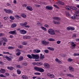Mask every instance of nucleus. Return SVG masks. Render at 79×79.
Masks as SVG:
<instances>
[{"label": "nucleus", "mask_w": 79, "mask_h": 79, "mask_svg": "<svg viewBox=\"0 0 79 79\" xmlns=\"http://www.w3.org/2000/svg\"><path fill=\"white\" fill-rule=\"evenodd\" d=\"M75 12L76 13V14H78V15L74 14L73 16H71V19H79V10H76Z\"/></svg>", "instance_id": "1"}, {"label": "nucleus", "mask_w": 79, "mask_h": 79, "mask_svg": "<svg viewBox=\"0 0 79 79\" xmlns=\"http://www.w3.org/2000/svg\"><path fill=\"white\" fill-rule=\"evenodd\" d=\"M34 68L35 70L37 71H39V72H40V73H43L44 72V69L42 68H40L38 67H34Z\"/></svg>", "instance_id": "2"}, {"label": "nucleus", "mask_w": 79, "mask_h": 79, "mask_svg": "<svg viewBox=\"0 0 79 79\" xmlns=\"http://www.w3.org/2000/svg\"><path fill=\"white\" fill-rule=\"evenodd\" d=\"M48 32L51 35H54L55 34V31L52 29H49L48 30Z\"/></svg>", "instance_id": "3"}, {"label": "nucleus", "mask_w": 79, "mask_h": 79, "mask_svg": "<svg viewBox=\"0 0 79 79\" xmlns=\"http://www.w3.org/2000/svg\"><path fill=\"white\" fill-rule=\"evenodd\" d=\"M44 66L46 69H48L50 68V65L47 63L44 64Z\"/></svg>", "instance_id": "4"}, {"label": "nucleus", "mask_w": 79, "mask_h": 79, "mask_svg": "<svg viewBox=\"0 0 79 79\" xmlns=\"http://www.w3.org/2000/svg\"><path fill=\"white\" fill-rule=\"evenodd\" d=\"M19 32L21 34H25L27 32V31H26L24 30H20Z\"/></svg>", "instance_id": "5"}, {"label": "nucleus", "mask_w": 79, "mask_h": 79, "mask_svg": "<svg viewBox=\"0 0 79 79\" xmlns=\"http://www.w3.org/2000/svg\"><path fill=\"white\" fill-rule=\"evenodd\" d=\"M53 8V7L52 6H47L46 7V10H52Z\"/></svg>", "instance_id": "6"}, {"label": "nucleus", "mask_w": 79, "mask_h": 79, "mask_svg": "<svg viewBox=\"0 0 79 79\" xmlns=\"http://www.w3.org/2000/svg\"><path fill=\"white\" fill-rule=\"evenodd\" d=\"M57 5H64V2L61 1L57 2Z\"/></svg>", "instance_id": "7"}, {"label": "nucleus", "mask_w": 79, "mask_h": 79, "mask_svg": "<svg viewBox=\"0 0 79 79\" xmlns=\"http://www.w3.org/2000/svg\"><path fill=\"white\" fill-rule=\"evenodd\" d=\"M9 33L11 34H13V35H16V32L15 31H11L9 32Z\"/></svg>", "instance_id": "8"}, {"label": "nucleus", "mask_w": 79, "mask_h": 79, "mask_svg": "<svg viewBox=\"0 0 79 79\" xmlns=\"http://www.w3.org/2000/svg\"><path fill=\"white\" fill-rule=\"evenodd\" d=\"M16 26H17V24L16 23H13L11 25V27L12 28H14V27H16Z\"/></svg>", "instance_id": "9"}, {"label": "nucleus", "mask_w": 79, "mask_h": 79, "mask_svg": "<svg viewBox=\"0 0 79 79\" xmlns=\"http://www.w3.org/2000/svg\"><path fill=\"white\" fill-rule=\"evenodd\" d=\"M2 41L3 42H8V40L7 39H6V38L5 37H4V38H2Z\"/></svg>", "instance_id": "10"}, {"label": "nucleus", "mask_w": 79, "mask_h": 79, "mask_svg": "<svg viewBox=\"0 0 79 79\" xmlns=\"http://www.w3.org/2000/svg\"><path fill=\"white\" fill-rule=\"evenodd\" d=\"M27 9V10H30V11H32V8L31 7H30L29 6H27L26 7Z\"/></svg>", "instance_id": "11"}, {"label": "nucleus", "mask_w": 79, "mask_h": 79, "mask_svg": "<svg viewBox=\"0 0 79 79\" xmlns=\"http://www.w3.org/2000/svg\"><path fill=\"white\" fill-rule=\"evenodd\" d=\"M55 61H56V62H57L58 63H59L60 64H61L62 63V62L58 58H56V59L55 60Z\"/></svg>", "instance_id": "12"}, {"label": "nucleus", "mask_w": 79, "mask_h": 79, "mask_svg": "<svg viewBox=\"0 0 79 79\" xmlns=\"http://www.w3.org/2000/svg\"><path fill=\"white\" fill-rule=\"evenodd\" d=\"M53 18L54 19H55V20H57V21H59L60 19V18L56 17H53Z\"/></svg>", "instance_id": "13"}, {"label": "nucleus", "mask_w": 79, "mask_h": 79, "mask_svg": "<svg viewBox=\"0 0 79 79\" xmlns=\"http://www.w3.org/2000/svg\"><path fill=\"white\" fill-rule=\"evenodd\" d=\"M69 69L70 71H74V69L72 66H69Z\"/></svg>", "instance_id": "14"}, {"label": "nucleus", "mask_w": 79, "mask_h": 79, "mask_svg": "<svg viewBox=\"0 0 79 79\" xmlns=\"http://www.w3.org/2000/svg\"><path fill=\"white\" fill-rule=\"evenodd\" d=\"M6 59L7 60H8V61H11V58H9L8 56H6L5 57Z\"/></svg>", "instance_id": "15"}, {"label": "nucleus", "mask_w": 79, "mask_h": 79, "mask_svg": "<svg viewBox=\"0 0 79 79\" xmlns=\"http://www.w3.org/2000/svg\"><path fill=\"white\" fill-rule=\"evenodd\" d=\"M23 59H24V57L23 56H20L19 57V61H23Z\"/></svg>", "instance_id": "16"}, {"label": "nucleus", "mask_w": 79, "mask_h": 79, "mask_svg": "<svg viewBox=\"0 0 79 79\" xmlns=\"http://www.w3.org/2000/svg\"><path fill=\"white\" fill-rule=\"evenodd\" d=\"M65 14L67 16H71V15L69 14V13L68 11H65Z\"/></svg>", "instance_id": "17"}, {"label": "nucleus", "mask_w": 79, "mask_h": 79, "mask_svg": "<svg viewBox=\"0 0 79 79\" xmlns=\"http://www.w3.org/2000/svg\"><path fill=\"white\" fill-rule=\"evenodd\" d=\"M23 39H30L31 38V36H28L27 37L24 36L23 37Z\"/></svg>", "instance_id": "18"}, {"label": "nucleus", "mask_w": 79, "mask_h": 79, "mask_svg": "<svg viewBox=\"0 0 79 79\" xmlns=\"http://www.w3.org/2000/svg\"><path fill=\"white\" fill-rule=\"evenodd\" d=\"M1 73H5V72H6V71L5 69H3L2 68L1 69Z\"/></svg>", "instance_id": "19"}, {"label": "nucleus", "mask_w": 79, "mask_h": 79, "mask_svg": "<svg viewBox=\"0 0 79 79\" xmlns=\"http://www.w3.org/2000/svg\"><path fill=\"white\" fill-rule=\"evenodd\" d=\"M71 9L73 10H77V8L75 7H74L73 6H71Z\"/></svg>", "instance_id": "20"}, {"label": "nucleus", "mask_w": 79, "mask_h": 79, "mask_svg": "<svg viewBox=\"0 0 79 79\" xmlns=\"http://www.w3.org/2000/svg\"><path fill=\"white\" fill-rule=\"evenodd\" d=\"M22 78L23 79H28V78H27V77L24 75L22 77Z\"/></svg>", "instance_id": "21"}, {"label": "nucleus", "mask_w": 79, "mask_h": 79, "mask_svg": "<svg viewBox=\"0 0 79 79\" xmlns=\"http://www.w3.org/2000/svg\"><path fill=\"white\" fill-rule=\"evenodd\" d=\"M44 55H43L42 54H40V57L41 59H44Z\"/></svg>", "instance_id": "22"}, {"label": "nucleus", "mask_w": 79, "mask_h": 79, "mask_svg": "<svg viewBox=\"0 0 79 79\" xmlns=\"http://www.w3.org/2000/svg\"><path fill=\"white\" fill-rule=\"evenodd\" d=\"M43 64V63L42 62H37V66H41V65H42Z\"/></svg>", "instance_id": "23"}, {"label": "nucleus", "mask_w": 79, "mask_h": 79, "mask_svg": "<svg viewBox=\"0 0 79 79\" xmlns=\"http://www.w3.org/2000/svg\"><path fill=\"white\" fill-rule=\"evenodd\" d=\"M52 22L54 23L55 24H60L59 22H57L55 21L54 20H53Z\"/></svg>", "instance_id": "24"}, {"label": "nucleus", "mask_w": 79, "mask_h": 79, "mask_svg": "<svg viewBox=\"0 0 79 79\" xmlns=\"http://www.w3.org/2000/svg\"><path fill=\"white\" fill-rule=\"evenodd\" d=\"M49 41H55V40L53 39V38H49L48 39Z\"/></svg>", "instance_id": "25"}, {"label": "nucleus", "mask_w": 79, "mask_h": 79, "mask_svg": "<svg viewBox=\"0 0 79 79\" xmlns=\"http://www.w3.org/2000/svg\"><path fill=\"white\" fill-rule=\"evenodd\" d=\"M27 56L30 59H32V57L31 55L29 54L27 55Z\"/></svg>", "instance_id": "26"}, {"label": "nucleus", "mask_w": 79, "mask_h": 79, "mask_svg": "<svg viewBox=\"0 0 79 79\" xmlns=\"http://www.w3.org/2000/svg\"><path fill=\"white\" fill-rule=\"evenodd\" d=\"M75 47H76V44H73V45L71 46V48L72 49H73V48H75Z\"/></svg>", "instance_id": "27"}, {"label": "nucleus", "mask_w": 79, "mask_h": 79, "mask_svg": "<svg viewBox=\"0 0 79 79\" xmlns=\"http://www.w3.org/2000/svg\"><path fill=\"white\" fill-rule=\"evenodd\" d=\"M65 9L66 10H71V7H70L69 6H67L65 7Z\"/></svg>", "instance_id": "28"}, {"label": "nucleus", "mask_w": 79, "mask_h": 79, "mask_svg": "<svg viewBox=\"0 0 79 79\" xmlns=\"http://www.w3.org/2000/svg\"><path fill=\"white\" fill-rule=\"evenodd\" d=\"M21 16H22V17H23V18H25L26 17V15L25 14H22L21 15Z\"/></svg>", "instance_id": "29"}, {"label": "nucleus", "mask_w": 79, "mask_h": 79, "mask_svg": "<svg viewBox=\"0 0 79 79\" xmlns=\"http://www.w3.org/2000/svg\"><path fill=\"white\" fill-rule=\"evenodd\" d=\"M41 28L42 29H43V30L45 31H47V29L46 28H45L44 27L42 26L41 27Z\"/></svg>", "instance_id": "30"}, {"label": "nucleus", "mask_w": 79, "mask_h": 79, "mask_svg": "<svg viewBox=\"0 0 79 79\" xmlns=\"http://www.w3.org/2000/svg\"><path fill=\"white\" fill-rule=\"evenodd\" d=\"M17 72L18 74H21V71L19 70H17Z\"/></svg>", "instance_id": "31"}, {"label": "nucleus", "mask_w": 79, "mask_h": 79, "mask_svg": "<svg viewBox=\"0 0 79 79\" xmlns=\"http://www.w3.org/2000/svg\"><path fill=\"white\" fill-rule=\"evenodd\" d=\"M8 49H12L13 50V49H14L15 48L14 47H12L11 46H9L8 47Z\"/></svg>", "instance_id": "32"}, {"label": "nucleus", "mask_w": 79, "mask_h": 79, "mask_svg": "<svg viewBox=\"0 0 79 79\" xmlns=\"http://www.w3.org/2000/svg\"><path fill=\"white\" fill-rule=\"evenodd\" d=\"M48 48L50 50H51V51H53V50H54V49L53 48L48 47Z\"/></svg>", "instance_id": "33"}, {"label": "nucleus", "mask_w": 79, "mask_h": 79, "mask_svg": "<svg viewBox=\"0 0 79 79\" xmlns=\"http://www.w3.org/2000/svg\"><path fill=\"white\" fill-rule=\"evenodd\" d=\"M36 58H39V56L38 55H35V59Z\"/></svg>", "instance_id": "34"}, {"label": "nucleus", "mask_w": 79, "mask_h": 79, "mask_svg": "<svg viewBox=\"0 0 79 79\" xmlns=\"http://www.w3.org/2000/svg\"><path fill=\"white\" fill-rule=\"evenodd\" d=\"M73 61V59L70 58L68 59V61H69V62H71V61Z\"/></svg>", "instance_id": "35"}, {"label": "nucleus", "mask_w": 79, "mask_h": 79, "mask_svg": "<svg viewBox=\"0 0 79 79\" xmlns=\"http://www.w3.org/2000/svg\"><path fill=\"white\" fill-rule=\"evenodd\" d=\"M31 56H32V58L35 59V55H34L33 54H31Z\"/></svg>", "instance_id": "36"}, {"label": "nucleus", "mask_w": 79, "mask_h": 79, "mask_svg": "<svg viewBox=\"0 0 79 79\" xmlns=\"http://www.w3.org/2000/svg\"><path fill=\"white\" fill-rule=\"evenodd\" d=\"M53 6H54V7H55V8H57V9H59V7H58L57 5L54 4Z\"/></svg>", "instance_id": "37"}, {"label": "nucleus", "mask_w": 79, "mask_h": 79, "mask_svg": "<svg viewBox=\"0 0 79 79\" xmlns=\"http://www.w3.org/2000/svg\"><path fill=\"white\" fill-rule=\"evenodd\" d=\"M35 74V75H38L39 76L40 75V73H38V72H36L34 73Z\"/></svg>", "instance_id": "38"}, {"label": "nucleus", "mask_w": 79, "mask_h": 79, "mask_svg": "<svg viewBox=\"0 0 79 79\" xmlns=\"http://www.w3.org/2000/svg\"><path fill=\"white\" fill-rule=\"evenodd\" d=\"M73 56H79V53H75L73 54Z\"/></svg>", "instance_id": "39"}, {"label": "nucleus", "mask_w": 79, "mask_h": 79, "mask_svg": "<svg viewBox=\"0 0 79 79\" xmlns=\"http://www.w3.org/2000/svg\"><path fill=\"white\" fill-rule=\"evenodd\" d=\"M10 19H11L12 20H14V19H15V18H14V17L13 16H10Z\"/></svg>", "instance_id": "40"}, {"label": "nucleus", "mask_w": 79, "mask_h": 79, "mask_svg": "<svg viewBox=\"0 0 79 79\" xmlns=\"http://www.w3.org/2000/svg\"><path fill=\"white\" fill-rule=\"evenodd\" d=\"M37 26H42V24L40 22H38V23H37Z\"/></svg>", "instance_id": "41"}, {"label": "nucleus", "mask_w": 79, "mask_h": 79, "mask_svg": "<svg viewBox=\"0 0 79 79\" xmlns=\"http://www.w3.org/2000/svg\"><path fill=\"white\" fill-rule=\"evenodd\" d=\"M75 30V28L74 27H70V31H74Z\"/></svg>", "instance_id": "42"}, {"label": "nucleus", "mask_w": 79, "mask_h": 79, "mask_svg": "<svg viewBox=\"0 0 79 79\" xmlns=\"http://www.w3.org/2000/svg\"><path fill=\"white\" fill-rule=\"evenodd\" d=\"M20 54H21V52H19L16 54V55H17V56H19Z\"/></svg>", "instance_id": "43"}, {"label": "nucleus", "mask_w": 79, "mask_h": 79, "mask_svg": "<svg viewBox=\"0 0 79 79\" xmlns=\"http://www.w3.org/2000/svg\"><path fill=\"white\" fill-rule=\"evenodd\" d=\"M46 42V41H42L41 42V43L42 44H45V43Z\"/></svg>", "instance_id": "44"}, {"label": "nucleus", "mask_w": 79, "mask_h": 79, "mask_svg": "<svg viewBox=\"0 0 79 79\" xmlns=\"http://www.w3.org/2000/svg\"><path fill=\"white\" fill-rule=\"evenodd\" d=\"M54 76H55L53 74H51V75H50V77L51 78H53V77H54Z\"/></svg>", "instance_id": "45"}, {"label": "nucleus", "mask_w": 79, "mask_h": 79, "mask_svg": "<svg viewBox=\"0 0 79 79\" xmlns=\"http://www.w3.org/2000/svg\"><path fill=\"white\" fill-rule=\"evenodd\" d=\"M45 53H48L49 51L47 50H45L44 51Z\"/></svg>", "instance_id": "46"}, {"label": "nucleus", "mask_w": 79, "mask_h": 79, "mask_svg": "<svg viewBox=\"0 0 79 79\" xmlns=\"http://www.w3.org/2000/svg\"><path fill=\"white\" fill-rule=\"evenodd\" d=\"M32 64H34V65H36L37 66V62H33L32 63Z\"/></svg>", "instance_id": "47"}, {"label": "nucleus", "mask_w": 79, "mask_h": 79, "mask_svg": "<svg viewBox=\"0 0 79 79\" xmlns=\"http://www.w3.org/2000/svg\"><path fill=\"white\" fill-rule=\"evenodd\" d=\"M5 20H8V17H4Z\"/></svg>", "instance_id": "48"}, {"label": "nucleus", "mask_w": 79, "mask_h": 79, "mask_svg": "<svg viewBox=\"0 0 79 79\" xmlns=\"http://www.w3.org/2000/svg\"><path fill=\"white\" fill-rule=\"evenodd\" d=\"M9 14L12 13H13V11L12 10H11L10 9H9Z\"/></svg>", "instance_id": "49"}, {"label": "nucleus", "mask_w": 79, "mask_h": 79, "mask_svg": "<svg viewBox=\"0 0 79 79\" xmlns=\"http://www.w3.org/2000/svg\"><path fill=\"white\" fill-rule=\"evenodd\" d=\"M67 75L68 76H70V77H73V76L71 75L70 74H67Z\"/></svg>", "instance_id": "50"}, {"label": "nucleus", "mask_w": 79, "mask_h": 79, "mask_svg": "<svg viewBox=\"0 0 79 79\" xmlns=\"http://www.w3.org/2000/svg\"><path fill=\"white\" fill-rule=\"evenodd\" d=\"M25 27L26 28H29V27H30V26L29 25H26L25 26Z\"/></svg>", "instance_id": "51"}, {"label": "nucleus", "mask_w": 79, "mask_h": 79, "mask_svg": "<svg viewBox=\"0 0 79 79\" xmlns=\"http://www.w3.org/2000/svg\"><path fill=\"white\" fill-rule=\"evenodd\" d=\"M15 17H17V18H20L21 17L19 15H15Z\"/></svg>", "instance_id": "52"}, {"label": "nucleus", "mask_w": 79, "mask_h": 79, "mask_svg": "<svg viewBox=\"0 0 79 79\" xmlns=\"http://www.w3.org/2000/svg\"><path fill=\"white\" fill-rule=\"evenodd\" d=\"M39 58H36L35 59V61H39Z\"/></svg>", "instance_id": "53"}, {"label": "nucleus", "mask_w": 79, "mask_h": 79, "mask_svg": "<svg viewBox=\"0 0 79 79\" xmlns=\"http://www.w3.org/2000/svg\"><path fill=\"white\" fill-rule=\"evenodd\" d=\"M27 24V22H25L24 23H23V26H26Z\"/></svg>", "instance_id": "54"}, {"label": "nucleus", "mask_w": 79, "mask_h": 79, "mask_svg": "<svg viewBox=\"0 0 79 79\" xmlns=\"http://www.w3.org/2000/svg\"><path fill=\"white\" fill-rule=\"evenodd\" d=\"M40 52V50L36 49V53H39Z\"/></svg>", "instance_id": "55"}, {"label": "nucleus", "mask_w": 79, "mask_h": 79, "mask_svg": "<svg viewBox=\"0 0 79 79\" xmlns=\"http://www.w3.org/2000/svg\"><path fill=\"white\" fill-rule=\"evenodd\" d=\"M56 43L57 44H60V43H61V41H57L56 42Z\"/></svg>", "instance_id": "56"}, {"label": "nucleus", "mask_w": 79, "mask_h": 79, "mask_svg": "<svg viewBox=\"0 0 79 79\" xmlns=\"http://www.w3.org/2000/svg\"><path fill=\"white\" fill-rule=\"evenodd\" d=\"M2 44L3 41L2 40H0V45H2Z\"/></svg>", "instance_id": "57"}, {"label": "nucleus", "mask_w": 79, "mask_h": 79, "mask_svg": "<svg viewBox=\"0 0 79 79\" xmlns=\"http://www.w3.org/2000/svg\"><path fill=\"white\" fill-rule=\"evenodd\" d=\"M67 29L68 31H70V30H71V27H67Z\"/></svg>", "instance_id": "58"}, {"label": "nucleus", "mask_w": 79, "mask_h": 79, "mask_svg": "<svg viewBox=\"0 0 79 79\" xmlns=\"http://www.w3.org/2000/svg\"><path fill=\"white\" fill-rule=\"evenodd\" d=\"M5 35V34H3L2 33H0V36L1 37V36H4Z\"/></svg>", "instance_id": "59"}, {"label": "nucleus", "mask_w": 79, "mask_h": 79, "mask_svg": "<svg viewBox=\"0 0 79 79\" xmlns=\"http://www.w3.org/2000/svg\"><path fill=\"white\" fill-rule=\"evenodd\" d=\"M0 77H5V76H4V75H3V74H1L0 75Z\"/></svg>", "instance_id": "60"}, {"label": "nucleus", "mask_w": 79, "mask_h": 79, "mask_svg": "<svg viewBox=\"0 0 79 79\" xmlns=\"http://www.w3.org/2000/svg\"><path fill=\"white\" fill-rule=\"evenodd\" d=\"M44 26L45 27H47V28L49 27V26H48V25H44Z\"/></svg>", "instance_id": "61"}, {"label": "nucleus", "mask_w": 79, "mask_h": 79, "mask_svg": "<svg viewBox=\"0 0 79 79\" xmlns=\"http://www.w3.org/2000/svg\"><path fill=\"white\" fill-rule=\"evenodd\" d=\"M33 53H37V50H33Z\"/></svg>", "instance_id": "62"}, {"label": "nucleus", "mask_w": 79, "mask_h": 79, "mask_svg": "<svg viewBox=\"0 0 79 79\" xmlns=\"http://www.w3.org/2000/svg\"><path fill=\"white\" fill-rule=\"evenodd\" d=\"M22 6H23V7H26V6H27V5L23 4V5H22Z\"/></svg>", "instance_id": "63"}, {"label": "nucleus", "mask_w": 79, "mask_h": 79, "mask_svg": "<svg viewBox=\"0 0 79 79\" xmlns=\"http://www.w3.org/2000/svg\"><path fill=\"white\" fill-rule=\"evenodd\" d=\"M48 44H49V42H48L46 41V42L45 43V45H48Z\"/></svg>", "instance_id": "64"}]
</instances>
